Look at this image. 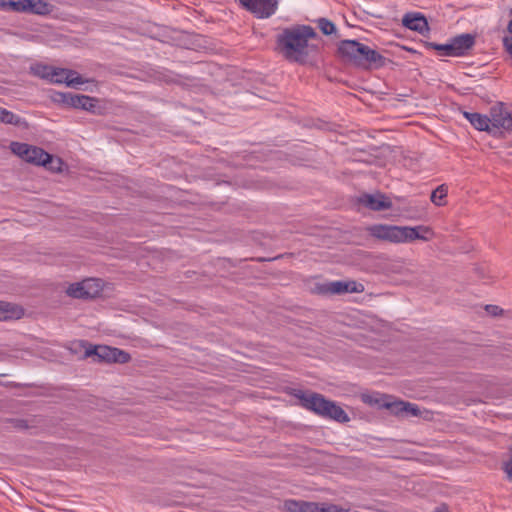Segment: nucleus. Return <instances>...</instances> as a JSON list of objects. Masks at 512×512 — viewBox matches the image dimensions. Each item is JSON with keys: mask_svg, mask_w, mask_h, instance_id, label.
Masks as SVG:
<instances>
[{"mask_svg": "<svg viewBox=\"0 0 512 512\" xmlns=\"http://www.w3.org/2000/svg\"><path fill=\"white\" fill-rule=\"evenodd\" d=\"M88 82L87 79H84L81 75H79L76 71L74 75H68L65 77V84L69 87L78 88L79 85Z\"/></svg>", "mask_w": 512, "mask_h": 512, "instance_id": "29", "label": "nucleus"}, {"mask_svg": "<svg viewBox=\"0 0 512 512\" xmlns=\"http://www.w3.org/2000/svg\"><path fill=\"white\" fill-rule=\"evenodd\" d=\"M316 512H341V510L335 504H327V503L318 504L317 503Z\"/></svg>", "mask_w": 512, "mask_h": 512, "instance_id": "32", "label": "nucleus"}, {"mask_svg": "<svg viewBox=\"0 0 512 512\" xmlns=\"http://www.w3.org/2000/svg\"><path fill=\"white\" fill-rule=\"evenodd\" d=\"M0 9L3 11H13L18 13L25 12L24 0H0Z\"/></svg>", "mask_w": 512, "mask_h": 512, "instance_id": "23", "label": "nucleus"}, {"mask_svg": "<svg viewBox=\"0 0 512 512\" xmlns=\"http://www.w3.org/2000/svg\"><path fill=\"white\" fill-rule=\"evenodd\" d=\"M364 290V286L356 281H347L346 293H360Z\"/></svg>", "mask_w": 512, "mask_h": 512, "instance_id": "34", "label": "nucleus"}, {"mask_svg": "<svg viewBox=\"0 0 512 512\" xmlns=\"http://www.w3.org/2000/svg\"><path fill=\"white\" fill-rule=\"evenodd\" d=\"M486 311L493 316H498L502 313L503 310L499 306H496V305H487Z\"/></svg>", "mask_w": 512, "mask_h": 512, "instance_id": "36", "label": "nucleus"}, {"mask_svg": "<svg viewBox=\"0 0 512 512\" xmlns=\"http://www.w3.org/2000/svg\"><path fill=\"white\" fill-rule=\"evenodd\" d=\"M24 316L22 306L6 301H0V321L18 320Z\"/></svg>", "mask_w": 512, "mask_h": 512, "instance_id": "14", "label": "nucleus"}, {"mask_svg": "<svg viewBox=\"0 0 512 512\" xmlns=\"http://www.w3.org/2000/svg\"><path fill=\"white\" fill-rule=\"evenodd\" d=\"M0 122L4 124H10L17 127L27 128L28 123L25 119L21 118L19 115L9 111L5 108L0 107Z\"/></svg>", "mask_w": 512, "mask_h": 512, "instance_id": "19", "label": "nucleus"}, {"mask_svg": "<svg viewBox=\"0 0 512 512\" xmlns=\"http://www.w3.org/2000/svg\"><path fill=\"white\" fill-rule=\"evenodd\" d=\"M337 55L345 62L362 69H378L386 64V58L377 50L357 40H341L337 45Z\"/></svg>", "mask_w": 512, "mask_h": 512, "instance_id": "2", "label": "nucleus"}, {"mask_svg": "<svg viewBox=\"0 0 512 512\" xmlns=\"http://www.w3.org/2000/svg\"><path fill=\"white\" fill-rule=\"evenodd\" d=\"M470 124L479 131H486L491 134L490 120L487 115L476 112L475 115H472V122Z\"/></svg>", "mask_w": 512, "mask_h": 512, "instance_id": "22", "label": "nucleus"}, {"mask_svg": "<svg viewBox=\"0 0 512 512\" xmlns=\"http://www.w3.org/2000/svg\"><path fill=\"white\" fill-rule=\"evenodd\" d=\"M423 45L426 49L436 50L439 56L453 57L450 40L445 44L424 41Z\"/></svg>", "mask_w": 512, "mask_h": 512, "instance_id": "20", "label": "nucleus"}, {"mask_svg": "<svg viewBox=\"0 0 512 512\" xmlns=\"http://www.w3.org/2000/svg\"><path fill=\"white\" fill-rule=\"evenodd\" d=\"M347 290V281H334L328 284L327 291L331 294H343Z\"/></svg>", "mask_w": 512, "mask_h": 512, "instance_id": "30", "label": "nucleus"}, {"mask_svg": "<svg viewBox=\"0 0 512 512\" xmlns=\"http://www.w3.org/2000/svg\"><path fill=\"white\" fill-rule=\"evenodd\" d=\"M384 406L396 415H410L419 416L421 411L416 404L404 401H395L392 403H385Z\"/></svg>", "mask_w": 512, "mask_h": 512, "instance_id": "16", "label": "nucleus"}, {"mask_svg": "<svg viewBox=\"0 0 512 512\" xmlns=\"http://www.w3.org/2000/svg\"><path fill=\"white\" fill-rule=\"evenodd\" d=\"M433 512H449L448 507L446 505H440L435 508Z\"/></svg>", "mask_w": 512, "mask_h": 512, "instance_id": "37", "label": "nucleus"}, {"mask_svg": "<svg viewBox=\"0 0 512 512\" xmlns=\"http://www.w3.org/2000/svg\"><path fill=\"white\" fill-rule=\"evenodd\" d=\"M290 395L300 400L301 407L323 418L331 419L339 423H346L350 420L348 414L341 406L334 401L327 400L322 394L316 392L308 394L301 389H292Z\"/></svg>", "mask_w": 512, "mask_h": 512, "instance_id": "4", "label": "nucleus"}, {"mask_svg": "<svg viewBox=\"0 0 512 512\" xmlns=\"http://www.w3.org/2000/svg\"><path fill=\"white\" fill-rule=\"evenodd\" d=\"M317 503L304 500L287 499L283 502L286 512H316Z\"/></svg>", "mask_w": 512, "mask_h": 512, "instance_id": "17", "label": "nucleus"}, {"mask_svg": "<svg viewBox=\"0 0 512 512\" xmlns=\"http://www.w3.org/2000/svg\"><path fill=\"white\" fill-rule=\"evenodd\" d=\"M453 57H462L469 54L476 43V36L470 33L456 35L450 39Z\"/></svg>", "mask_w": 512, "mask_h": 512, "instance_id": "12", "label": "nucleus"}, {"mask_svg": "<svg viewBox=\"0 0 512 512\" xmlns=\"http://www.w3.org/2000/svg\"><path fill=\"white\" fill-rule=\"evenodd\" d=\"M240 5L257 18H269L278 7L277 0H239Z\"/></svg>", "mask_w": 512, "mask_h": 512, "instance_id": "9", "label": "nucleus"}, {"mask_svg": "<svg viewBox=\"0 0 512 512\" xmlns=\"http://www.w3.org/2000/svg\"><path fill=\"white\" fill-rule=\"evenodd\" d=\"M53 73L56 75H53V77H50V81L54 83H65V77L68 75V73L71 75L75 74L74 70L71 69H64V68H55L53 67Z\"/></svg>", "mask_w": 512, "mask_h": 512, "instance_id": "28", "label": "nucleus"}, {"mask_svg": "<svg viewBox=\"0 0 512 512\" xmlns=\"http://www.w3.org/2000/svg\"><path fill=\"white\" fill-rule=\"evenodd\" d=\"M86 357H93L94 361L124 364L130 361L131 356L124 350L106 345L89 347L85 350Z\"/></svg>", "mask_w": 512, "mask_h": 512, "instance_id": "5", "label": "nucleus"}, {"mask_svg": "<svg viewBox=\"0 0 512 512\" xmlns=\"http://www.w3.org/2000/svg\"><path fill=\"white\" fill-rule=\"evenodd\" d=\"M502 469L506 473L508 481L512 482V445L509 448V459L503 462Z\"/></svg>", "mask_w": 512, "mask_h": 512, "instance_id": "31", "label": "nucleus"}, {"mask_svg": "<svg viewBox=\"0 0 512 512\" xmlns=\"http://www.w3.org/2000/svg\"><path fill=\"white\" fill-rule=\"evenodd\" d=\"M31 72L33 75L47 80H49L50 77H53V75H56L53 73V67L45 64H36L32 66Z\"/></svg>", "mask_w": 512, "mask_h": 512, "instance_id": "25", "label": "nucleus"}, {"mask_svg": "<svg viewBox=\"0 0 512 512\" xmlns=\"http://www.w3.org/2000/svg\"><path fill=\"white\" fill-rule=\"evenodd\" d=\"M506 29L512 35V19L508 22Z\"/></svg>", "mask_w": 512, "mask_h": 512, "instance_id": "39", "label": "nucleus"}, {"mask_svg": "<svg viewBox=\"0 0 512 512\" xmlns=\"http://www.w3.org/2000/svg\"><path fill=\"white\" fill-rule=\"evenodd\" d=\"M402 25L412 31L418 32L423 36H427L430 27L427 18L420 12H407L401 20Z\"/></svg>", "mask_w": 512, "mask_h": 512, "instance_id": "10", "label": "nucleus"}, {"mask_svg": "<svg viewBox=\"0 0 512 512\" xmlns=\"http://www.w3.org/2000/svg\"><path fill=\"white\" fill-rule=\"evenodd\" d=\"M366 231L371 237L389 243H408L414 240L429 241L433 235L432 230L424 225L410 227L373 224L368 226Z\"/></svg>", "mask_w": 512, "mask_h": 512, "instance_id": "3", "label": "nucleus"}, {"mask_svg": "<svg viewBox=\"0 0 512 512\" xmlns=\"http://www.w3.org/2000/svg\"><path fill=\"white\" fill-rule=\"evenodd\" d=\"M490 129L491 134L496 136L498 132L512 131V113L502 102L490 108Z\"/></svg>", "mask_w": 512, "mask_h": 512, "instance_id": "8", "label": "nucleus"}, {"mask_svg": "<svg viewBox=\"0 0 512 512\" xmlns=\"http://www.w3.org/2000/svg\"><path fill=\"white\" fill-rule=\"evenodd\" d=\"M11 425L18 430H26L30 428V425L26 419L15 418L9 421Z\"/></svg>", "mask_w": 512, "mask_h": 512, "instance_id": "33", "label": "nucleus"}, {"mask_svg": "<svg viewBox=\"0 0 512 512\" xmlns=\"http://www.w3.org/2000/svg\"><path fill=\"white\" fill-rule=\"evenodd\" d=\"M502 43H503L504 50L507 52V54L512 59V37L504 36L502 38Z\"/></svg>", "mask_w": 512, "mask_h": 512, "instance_id": "35", "label": "nucleus"}, {"mask_svg": "<svg viewBox=\"0 0 512 512\" xmlns=\"http://www.w3.org/2000/svg\"><path fill=\"white\" fill-rule=\"evenodd\" d=\"M54 101L64 104L67 107L82 109L91 113L97 112L99 100L97 98L73 93L59 92L55 95Z\"/></svg>", "mask_w": 512, "mask_h": 512, "instance_id": "7", "label": "nucleus"}, {"mask_svg": "<svg viewBox=\"0 0 512 512\" xmlns=\"http://www.w3.org/2000/svg\"><path fill=\"white\" fill-rule=\"evenodd\" d=\"M88 299L99 297L103 290V282L98 278H88L82 281Z\"/></svg>", "mask_w": 512, "mask_h": 512, "instance_id": "18", "label": "nucleus"}, {"mask_svg": "<svg viewBox=\"0 0 512 512\" xmlns=\"http://www.w3.org/2000/svg\"><path fill=\"white\" fill-rule=\"evenodd\" d=\"M358 203L372 211H384L392 208V202L382 193H364L358 198Z\"/></svg>", "mask_w": 512, "mask_h": 512, "instance_id": "11", "label": "nucleus"}, {"mask_svg": "<svg viewBox=\"0 0 512 512\" xmlns=\"http://www.w3.org/2000/svg\"><path fill=\"white\" fill-rule=\"evenodd\" d=\"M315 23L317 24V27L324 35L330 36L332 34H337L336 25L329 19L323 17L318 18L317 20H315Z\"/></svg>", "mask_w": 512, "mask_h": 512, "instance_id": "24", "label": "nucleus"}, {"mask_svg": "<svg viewBox=\"0 0 512 512\" xmlns=\"http://www.w3.org/2000/svg\"><path fill=\"white\" fill-rule=\"evenodd\" d=\"M67 294L76 299H88L82 281L71 284L67 289Z\"/></svg>", "mask_w": 512, "mask_h": 512, "instance_id": "26", "label": "nucleus"}, {"mask_svg": "<svg viewBox=\"0 0 512 512\" xmlns=\"http://www.w3.org/2000/svg\"><path fill=\"white\" fill-rule=\"evenodd\" d=\"M476 112H463L464 117L471 123L472 122V115H475Z\"/></svg>", "mask_w": 512, "mask_h": 512, "instance_id": "38", "label": "nucleus"}, {"mask_svg": "<svg viewBox=\"0 0 512 512\" xmlns=\"http://www.w3.org/2000/svg\"><path fill=\"white\" fill-rule=\"evenodd\" d=\"M28 155L26 157V162L35 164V165H42L44 167H47L49 164L53 162V156L46 152L43 148L38 146H33L29 144V151Z\"/></svg>", "mask_w": 512, "mask_h": 512, "instance_id": "13", "label": "nucleus"}, {"mask_svg": "<svg viewBox=\"0 0 512 512\" xmlns=\"http://www.w3.org/2000/svg\"><path fill=\"white\" fill-rule=\"evenodd\" d=\"M10 148L15 155L19 156L21 159L26 161V157L29 154V144L21 142H11Z\"/></svg>", "mask_w": 512, "mask_h": 512, "instance_id": "27", "label": "nucleus"}, {"mask_svg": "<svg viewBox=\"0 0 512 512\" xmlns=\"http://www.w3.org/2000/svg\"><path fill=\"white\" fill-rule=\"evenodd\" d=\"M86 357H93L94 361L124 364L130 361L131 356L124 350L106 345L89 347L85 350Z\"/></svg>", "mask_w": 512, "mask_h": 512, "instance_id": "6", "label": "nucleus"}, {"mask_svg": "<svg viewBox=\"0 0 512 512\" xmlns=\"http://www.w3.org/2000/svg\"><path fill=\"white\" fill-rule=\"evenodd\" d=\"M25 12L39 16H46L53 12L54 5L45 0H24Z\"/></svg>", "mask_w": 512, "mask_h": 512, "instance_id": "15", "label": "nucleus"}, {"mask_svg": "<svg viewBox=\"0 0 512 512\" xmlns=\"http://www.w3.org/2000/svg\"><path fill=\"white\" fill-rule=\"evenodd\" d=\"M448 194V186L446 184L439 185L435 190L432 191L430 200L436 206H444L446 204V197Z\"/></svg>", "mask_w": 512, "mask_h": 512, "instance_id": "21", "label": "nucleus"}, {"mask_svg": "<svg viewBox=\"0 0 512 512\" xmlns=\"http://www.w3.org/2000/svg\"><path fill=\"white\" fill-rule=\"evenodd\" d=\"M321 38L310 25L297 24L284 28L277 35L276 43L284 58L301 65L314 64L319 44L311 41Z\"/></svg>", "mask_w": 512, "mask_h": 512, "instance_id": "1", "label": "nucleus"}]
</instances>
